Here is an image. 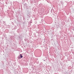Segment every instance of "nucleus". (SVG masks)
Listing matches in <instances>:
<instances>
[{"label":"nucleus","mask_w":74,"mask_h":74,"mask_svg":"<svg viewBox=\"0 0 74 74\" xmlns=\"http://www.w3.org/2000/svg\"><path fill=\"white\" fill-rule=\"evenodd\" d=\"M20 56L21 58H23V56H22V54H20Z\"/></svg>","instance_id":"f257e3e1"}]
</instances>
